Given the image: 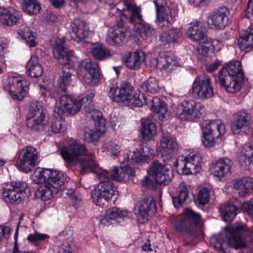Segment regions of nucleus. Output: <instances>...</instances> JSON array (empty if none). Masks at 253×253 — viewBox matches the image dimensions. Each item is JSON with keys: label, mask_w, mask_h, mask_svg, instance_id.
<instances>
[{"label": "nucleus", "mask_w": 253, "mask_h": 253, "mask_svg": "<svg viewBox=\"0 0 253 253\" xmlns=\"http://www.w3.org/2000/svg\"><path fill=\"white\" fill-rule=\"evenodd\" d=\"M27 76L32 78H39L43 73V68L39 63V59L36 55L32 56L29 60L27 64Z\"/></svg>", "instance_id": "c9c22d12"}, {"label": "nucleus", "mask_w": 253, "mask_h": 253, "mask_svg": "<svg viewBox=\"0 0 253 253\" xmlns=\"http://www.w3.org/2000/svg\"><path fill=\"white\" fill-rule=\"evenodd\" d=\"M71 38L79 42L88 37L90 31L85 22L80 19H75L72 25Z\"/></svg>", "instance_id": "5701e85b"}, {"label": "nucleus", "mask_w": 253, "mask_h": 253, "mask_svg": "<svg viewBox=\"0 0 253 253\" xmlns=\"http://www.w3.org/2000/svg\"><path fill=\"white\" fill-rule=\"evenodd\" d=\"M114 98L115 102H122L131 108L141 107L147 103L146 98L144 94H135L133 86L128 82L121 84L119 94Z\"/></svg>", "instance_id": "423d86ee"}, {"label": "nucleus", "mask_w": 253, "mask_h": 253, "mask_svg": "<svg viewBox=\"0 0 253 253\" xmlns=\"http://www.w3.org/2000/svg\"><path fill=\"white\" fill-rule=\"evenodd\" d=\"M9 91L14 100H22L28 90L29 83L18 77H10L8 79Z\"/></svg>", "instance_id": "2eb2a0df"}, {"label": "nucleus", "mask_w": 253, "mask_h": 253, "mask_svg": "<svg viewBox=\"0 0 253 253\" xmlns=\"http://www.w3.org/2000/svg\"><path fill=\"white\" fill-rule=\"evenodd\" d=\"M187 37L194 41L204 40L206 36V29L201 22L190 24L186 31Z\"/></svg>", "instance_id": "473e14b6"}, {"label": "nucleus", "mask_w": 253, "mask_h": 253, "mask_svg": "<svg viewBox=\"0 0 253 253\" xmlns=\"http://www.w3.org/2000/svg\"><path fill=\"white\" fill-rule=\"evenodd\" d=\"M244 78L242 71L241 63L238 61H235L227 65L219 71L218 78Z\"/></svg>", "instance_id": "c85d7f7f"}, {"label": "nucleus", "mask_w": 253, "mask_h": 253, "mask_svg": "<svg viewBox=\"0 0 253 253\" xmlns=\"http://www.w3.org/2000/svg\"><path fill=\"white\" fill-rule=\"evenodd\" d=\"M58 253H72L71 250V246L68 244H67V246L62 245L59 249Z\"/></svg>", "instance_id": "69168bd1"}, {"label": "nucleus", "mask_w": 253, "mask_h": 253, "mask_svg": "<svg viewBox=\"0 0 253 253\" xmlns=\"http://www.w3.org/2000/svg\"><path fill=\"white\" fill-rule=\"evenodd\" d=\"M179 30L171 29L162 33L160 36V41L164 45L176 42L179 37Z\"/></svg>", "instance_id": "37998d69"}, {"label": "nucleus", "mask_w": 253, "mask_h": 253, "mask_svg": "<svg viewBox=\"0 0 253 253\" xmlns=\"http://www.w3.org/2000/svg\"><path fill=\"white\" fill-rule=\"evenodd\" d=\"M154 155V150L147 144L140 146L139 150L126 154V161L129 164L144 163Z\"/></svg>", "instance_id": "6ab92c4d"}, {"label": "nucleus", "mask_w": 253, "mask_h": 253, "mask_svg": "<svg viewBox=\"0 0 253 253\" xmlns=\"http://www.w3.org/2000/svg\"><path fill=\"white\" fill-rule=\"evenodd\" d=\"M84 66L91 78L90 79L86 75L84 77V82L90 85H95L99 79L98 64L95 62L87 60L84 62Z\"/></svg>", "instance_id": "f704fd0d"}, {"label": "nucleus", "mask_w": 253, "mask_h": 253, "mask_svg": "<svg viewBox=\"0 0 253 253\" xmlns=\"http://www.w3.org/2000/svg\"><path fill=\"white\" fill-rule=\"evenodd\" d=\"M158 21L163 26H169L174 21L170 8L167 5L166 0H154Z\"/></svg>", "instance_id": "aec40b11"}, {"label": "nucleus", "mask_w": 253, "mask_h": 253, "mask_svg": "<svg viewBox=\"0 0 253 253\" xmlns=\"http://www.w3.org/2000/svg\"><path fill=\"white\" fill-rule=\"evenodd\" d=\"M2 197L3 200L7 203L18 204L21 202L22 198L20 193H17L15 191L14 188L11 185H6L3 188Z\"/></svg>", "instance_id": "58836bf2"}, {"label": "nucleus", "mask_w": 253, "mask_h": 253, "mask_svg": "<svg viewBox=\"0 0 253 253\" xmlns=\"http://www.w3.org/2000/svg\"><path fill=\"white\" fill-rule=\"evenodd\" d=\"M119 170H120V169L115 167L111 172L107 171V177H109L108 178L111 180L112 179L117 181H120L117 179V177L120 175V172H118Z\"/></svg>", "instance_id": "052dcab7"}, {"label": "nucleus", "mask_w": 253, "mask_h": 253, "mask_svg": "<svg viewBox=\"0 0 253 253\" xmlns=\"http://www.w3.org/2000/svg\"><path fill=\"white\" fill-rule=\"evenodd\" d=\"M126 161L127 163V166L124 167L121 166L120 168V170L118 171L120 172V175L117 177V179L119 180L126 181L134 175V169L129 166L131 164L127 162L126 155L124 157V163H125Z\"/></svg>", "instance_id": "de8ad7c7"}, {"label": "nucleus", "mask_w": 253, "mask_h": 253, "mask_svg": "<svg viewBox=\"0 0 253 253\" xmlns=\"http://www.w3.org/2000/svg\"><path fill=\"white\" fill-rule=\"evenodd\" d=\"M142 129L141 136L144 142H147L154 139L156 136V126L153 123L149 120L141 122Z\"/></svg>", "instance_id": "e433bc0d"}, {"label": "nucleus", "mask_w": 253, "mask_h": 253, "mask_svg": "<svg viewBox=\"0 0 253 253\" xmlns=\"http://www.w3.org/2000/svg\"><path fill=\"white\" fill-rule=\"evenodd\" d=\"M52 48L54 57L63 65V73L58 81V87L60 90L65 92L72 82V75L75 67L72 51L64 46L61 39L55 41Z\"/></svg>", "instance_id": "7ed1b4c3"}, {"label": "nucleus", "mask_w": 253, "mask_h": 253, "mask_svg": "<svg viewBox=\"0 0 253 253\" xmlns=\"http://www.w3.org/2000/svg\"><path fill=\"white\" fill-rule=\"evenodd\" d=\"M38 158L37 150L33 147L27 146L20 151L17 165L21 170L30 172L37 165Z\"/></svg>", "instance_id": "9b49d317"}, {"label": "nucleus", "mask_w": 253, "mask_h": 253, "mask_svg": "<svg viewBox=\"0 0 253 253\" xmlns=\"http://www.w3.org/2000/svg\"><path fill=\"white\" fill-rule=\"evenodd\" d=\"M192 90L194 97L199 99H209L213 95L211 79L206 76H200L196 79L193 84Z\"/></svg>", "instance_id": "ddd939ff"}, {"label": "nucleus", "mask_w": 253, "mask_h": 253, "mask_svg": "<svg viewBox=\"0 0 253 253\" xmlns=\"http://www.w3.org/2000/svg\"><path fill=\"white\" fill-rule=\"evenodd\" d=\"M177 64L174 55L171 52L161 53L156 59V67L161 71L170 72L175 69Z\"/></svg>", "instance_id": "412c9836"}, {"label": "nucleus", "mask_w": 253, "mask_h": 253, "mask_svg": "<svg viewBox=\"0 0 253 253\" xmlns=\"http://www.w3.org/2000/svg\"><path fill=\"white\" fill-rule=\"evenodd\" d=\"M235 189L239 190L240 196L244 197L253 188V179L251 177H244L237 180L234 184Z\"/></svg>", "instance_id": "ea45409f"}, {"label": "nucleus", "mask_w": 253, "mask_h": 253, "mask_svg": "<svg viewBox=\"0 0 253 253\" xmlns=\"http://www.w3.org/2000/svg\"><path fill=\"white\" fill-rule=\"evenodd\" d=\"M91 54L95 59L98 60H105L111 56V51L109 49L98 43L92 47Z\"/></svg>", "instance_id": "79ce46f5"}, {"label": "nucleus", "mask_w": 253, "mask_h": 253, "mask_svg": "<svg viewBox=\"0 0 253 253\" xmlns=\"http://www.w3.org/2000/svg\"><path fill=\"white\" fill-rule=\"evenodd\" d=\"M251 115L246 111H240L233 116L234 122L231 129L234 133H238L242 129H246L250 125Z\"/></svg>", "instance_id": "a878e982"}, {"label": "nucleus", "mask_w": 253, "mask_h": 253, "mask_svg": "<svg viewBox=\"0 0 253 253\" xmlns=\"http://www.w3.org/2000/svg\"><path fill=\"white\" fill-rule=\"evenodd\" d=\"M178 145L175 139L170 135L163 136L161 140L158 155L164 161L171 159L177 153Z\"/></svg>", "instance_id": "f3484780"}, {"label": "nucleus", "mask_w": 253, "mask_h": 253, "mask_svg": "<svg viewBox=\"0 0 253 253\" xmlns=\"http://www.w3.org/2000/svg\"><path fill=\"white\" fill-rule=\"evenodd\" d=\"M63 129L64 127H63L61 119L55 118L53 119L50 126V131L54 133H57L60 132L61 131H63Z\"/></svg>", "instance_id": "864d4df0"}, {"label": "nucleus", "mask_w": 253, "mask_h": 253, "mask_svg": "<svg viewBox=\"0 0 253 253\" xmlns=\"http://www.w3.org/2000/svg\"><path fill=\"white\" fill-rule=\"evenodd\" d=\"M60 103L65 111L74 115L81 109V102L79 99L77 101L73 97L68 95H62L59 99Z\"/></svg>", "instance_id": "72a5a7b5"}, {"label": "nucleus", "mask_w": 253, "mask_h": 253, "mask_svg": "<svg viewBox=\"0 0 253 253\" xmlns=\"http://www.w3.org/2000/svg\"><path fill=\"white\" fill-rule=\"evenodd\" d=\"M137 207L143 222L148 220L149 212L154 213L157 211L156 203L151 197L143 199L137 204Z\"/></svg>", "instance_id": "bb28decb"}, {"label": "nucleus", "mask_w": 253, "mask_h": 253, "mask_svg": "<svg viewBox=\"0 0 253 253\" xmlns=\"http://www.w3.org/2000/svg\"><path fill=\"white\" fill-rule=\"evenodd\" d=\"M22 14L14 9L0 8V22L3 25L11 26L20 22Z\"/></svg>", "instance_id": "cd10ccee"}, {"label": "nucleus", "mask_w": 253, "mask_h": 253, "mask_svg": "<svg viewBox=\"0 0 253 253\" xmlns=\"http://www.w3.org/2000/svg\"><path fill=\"white\" fill-rule=\"evenodd\" d=\"M12 185L14 188L15 191H16L17 193H20L21 197H24V195L28 186L27 183L23 181H19L15 182L14 184H13Z\"/></svg>", "instance_id": "4d7b16f0"}, {"label": "nucleus", "mask_w": 253, "mask_h": 253, "mask_svg": "<svg viewBox=\"0 0 253 253\" xmlns=\"http://www.w3.org/2000/svg\"><path fill=\"white\" fill-rule=\"evenodd\" d=\"M48 235L45 234H42L38 232H35L30 234L27 238L28 240L31 242L36 243L37 242L42 241L47 238Z\"/></svg>", "instance_id": "6e6d98bb"}, {"label": "nucleus", "mask_w": 253, "mask_h": 253, "mask_svg": "<svg viewBox=\"0 0 253 253\" xmlns=\"http://www.w3.org/2000/svg\"><path fill=\"white\" fill-rule=\"evenodd\" d=\"M94 96L93 91H88L86 97L79 99V102L81 103V107L84 105L83 110L86 114L87 117L92 119L93 122H95L104 118L102 117V113L100 112L93 108L92 99Z\"/></svg>", "instance_id": "4be33fe9"}, {"label": "nucleus", "mask_w": 253, "mask_h": 253, "mask_svg": "<svg viewBox=\"0 0 253 253\" xmlns=\"http://www.w3.org/2000/svg\"><path fill=\"white\" fill-rule=\"evenodd\" d=\"M70 198L73 201V205L74 207H76L81 201V198H78L75 193L72 194V192H71Z\"/></svg>", "instance_id": "338daca9"}, {"label": "nucleus", "mask_w": 253, "mask_h": 253, "mask_svg": "<svg viewBox=\"0 0 253 253\" xmlns=\"http://www.w3.org/2000/svg\"><path fill=\"white\" fill-rule=\"evenodd\" d=\"M221 86L225 88L227 91L232 93H236L240 90L244 81V78H218Z\"/></svg>", "instance_id": "2f4dec72"}, {"label": "nucleus", "mask_w": 253, "mask_h": 253, "mask_svg": "<svg viewBox=\"0 0 253 253\" xmlns=\"http://www.w3.org/2000/svg\"><path fill=\"white\" fill-rule=\"evenodd\" d=\"M61 154L70 165L80 162L83 172L92 171L96 173L99 183L91 195L92 202L96 205L103 208L107 206L108 201L113 197L117 198L119 192L112 180L107 177V171L97 169V165L92 159L91 154L84 144L71 140L68 146L62 149Z\"/></svg>", "instance_id": "f257e3e1"}, {"label": "nucleus", "mask_w": 253, "mask_h": 253, "mask_svg": "<svg viewBox=\"0 0 253 253\" xmlns=\"http://www.w3.org/2000/svg\"><path fill=\"white\" fill-rule=\"evenodd\" d=\"M253 158V147L250 145H245L239 157V162L242 166H248L251 164Z\"/></svg>", "instance_id": "a18cd8bd"}, {"label": "nucleus", "mask_w": 253, "mask_h": 253, "mask_svg": "<svg viewBox=\"0 0 253 253\" xmlns=\"http://www.w3.org/2000/svg\"><path fill=\"white\" fill-rule=\"evenodd\" d=\"M229 13V11L225 6L212 11L208 16L209 26L212 29H222L227 24Z\"/></svg>", "instance_id": "dca6fc26"}, {"label": "nucleus", "mask_w": 253, "mask_h": 253, "mask_svg": "<svg viewBox=\"0 0 253 253\" xmlns=\"http://www.w3.org/2000/svg\"><path fill=\"white\" fill-rule=\"evenodd\" d=\"M151 110L154 113L164 114L167 111L165 102L158 97H154L151 100Z\"/></svg>", "instance_id": "8fccbe9b"}, {"label": "nucleus", "mask_w": 253, "mask_h": 253, "mask_svg": "<svg viewBox=\"0 0 253 253\" xmlns=\"http://www.w3.org/2000/svg\"><path fill=\"white\" fill-rule=\"evenodd\" d=\"M209 188L204 187L199 191L197 196V202L199 205L204 206L210 201V194Z\"/></svg>", "instance_id": "603ef678"}, {"label": "nucleus", "mask_w": 253, "mask_h": 253, "mask_svg": "<svg viewBox=\"0 0 253 253\" xmlns=\"http://www.w3.org/2000/svg\"><path fill=\"white\" fill-rule=\"evenodd\" d=\"M221 214L226 221L233 220L237 214L239 209L233 204L222 206L220 208Z\"/></svg>", "instance_id": "c03bdc74"}, {"label": "nucleus", "mask_w": 253, "mask_h": 253, "mask_svg": "<svg viewBox=\"0 0 253 253\" xmlns=\"http://www.w3.org/2000/svg\"><path fill=\"white\" fill-rule=\"evenodd\" d=\"M246 234L243 225L236 224L229 227V232L212 237L211 239L212 247L217 251L225 252L227 247L235 249L246 247V243L243 237Z\"/></svg>", "instance_id": "20e7f679"}, {"label": "nucleus", "mask_w": 253, "mask_h": 253, "mask_svg": "<svg viewBox=\"0 0 253 253\" xmlns=\"http://www.w3.org/2000/svg\"><path fill=\"white\" fill-rule=\"evenodd\" d=\"M143 91L151 93L156 92L159 88L158 81L154 78H149L141 84Z\"/></svg>", "instance_id": "3c124183"}, {"label": "nucleus", "mask_w": 253, "mask_h": 253, "mask_svg": "<svg viewBox=\"0 0 253 253\" xmlns=\"http://www.w3.org/2000/svg\"><path fill=\"white\" fill-rule=\"evenodd\" d=\"M177 196L172 198L174 206L179 208L189 199V191L185 184L180 185L177 189Z\"/></svg>", "instance_id": "a19ab883"}, {"label": "nucleus", "mask_w": 253, "mask_h": 253, "mask_svg": "<svg viewBox=\"0 0 253 253\" xmlns=\"http://www.w3.org/2000/svg\"><path fill=\"white\" fill-rule=\"evenodd\" d=\"M123 20L118 23L117 27L108 30L106 41L111 45H120L126 42L127 29L124 26Z\"/></svg>", "instance_id": "a211bd4d"}, {"label": "nucleus", "mask_w": 253, "mask_h": 253, "mask_svg": "<svg viewBox=\"0 0 253 253\" xmlns=\"http://www.w3.org/2000/svg\"><path fill=\"white\" fill-rule=\"evenodd\" d=\"M233 163L230 159L224 158L211 164L210 169L211 173L220 179L229 175Z\"/></svg>", "instance_id": "393cba45"}, {"label": "nucleus", "mask_w": 253, "mask_h": 253, "mask_svg": "<svg viewBox=\"0 0 253 253\" xmlns=\"http://www.w3.org/2000/svg\"><path fill=\"white\" fill-rule=\"evenodd\" d=\"M93 123L94 129H90L85 128L84 130V139L88 142L98 141L105 131V120L104 119H101Z\"/></svg>", "instance_id": "b1692460"}, {"label": "nucleus", "mask_w": 253, "mask_h": 253, "mask_svg": "<svg viewBox=\"0 0 253 253\" xmlns=\"http://www.w3.org/2000/svg\"><path fill=\"white\" fill-rule=\"evenodd\" d=\"M64 107L60 108L59 106H56L54 110V116L55 118L62 119L64 112L65 111Z\"/></svg>", "instance_id": "680f3d73"}, {"label": "nucleus", "mask_w": 253, "mask_h": 253, "mask_svg": "<svg viewBox=\"0 0 253 253\" xmlns=\"http://www.w3.org/2000/svg\"><path fill=\"white\" fill-rule=\"evenodd\" d=\"M105 147L115 156H117L121 151L120 146L114 141H109L105 143Z\"/></svg>", "instance_id": "5fc2aeb1"}, {"label": "nucleus", "mask_w": 253, "mask_h": 253, "mask_svg": "<svg viewBox=\"0 0 253 253\" xmlns=\"http://www.w3.org/2000/svg\"><path fill=\"white\" fill-rule=\"evenodd\" d=\"M110 123L114 129L118 128L121 124L120 122L115 117L111 119Z\"/></svg>", "instance_id": "774afa93"}, {"label": "nucleus", "mask_w": 253, "mask_h": 253, "mask_svg": "<svg viewBox=\"0 0 253 253\" xmlns=\"http://www.w3.org/2000/svg\"><path fill=\"white\" fill-rule=\"evenodd\" d=\"M238 44L243 50L253 47V24L250 26L246 31L241 33Z\"/></svg>", "instance_id": "4c0bfd02"}, {"label": "nucleus", "mask_w": 253, "mask_h": 253, "mask_svg": "<svg viewBox=\"0 0 253 253\" xmlns=\"http://www.w3.org/2000/svg\"><path fill=\"white\" fill-rule=\"evenodd\" d=\"M18 33L25 41L27 45L29 47H35L36 45V37L33 32L29 28L24 27L20 28Z\"/></svg>", "instance_id": "49530a36"}, {"label": "nucleus", "mask_w": 253, "mask_h": 253, "mask_svg": "<svg viewBox=\"0 0 253 253\" xmlns=\"http://www.w3.org/2000/svg\"><path fill=\"white\" fill-rule=\"evenodd\" d=\"M23 5V10L29 15L37 14L41 9V5L37 0H28Z\"/></svg>", "instance_id": "09e8293b"}, {"label": "nucleus", "mask_w": 253, "mask_h": 253, "mask_svg": "<svg viewBox=\"0 0 253 253\" xmlns=\"http://www.w3.org/2000/svg\"><path fill=\"white\" fill-rule=\"evenodd\" d=\"M32 179L36 184L44 183L39 187L38 194L42 200L45 201L56 194L63 184L59 172L51 169L38 168L32 175Z\"/></svg>", "instance_id": "f03ea898"}, {"label": "nucleus", "mask_w": 253, "mask_h": 253, "mask_svg": "<svg viewBox=\"0 0 253 253\" xmlns=\"http://www.w3.org/2000/svg\"><path fill=\"white\" fill-rule=\"evenodd\" d=\"M124 7L120 10V15L124 16L128 22L134 24V31L145 37H148L155 33V29L143 23V20L141 14V8L131 2H124Z\"/></svg>", "instance_id": "39448f33"}, {"label": "nucleus", "mask_w": 253, "mask_h": 253, "mask_svg": "<svg viewBox=\"0 0 253 253\" xmlns=\"http://www.w3.org/2000/svg\"><path fill=\"white\" fill-rule=\"evenodd\" d=\"M48 120L43 113L41 102H32L26 120L28 127L35 131L43 130L47 126Z\"/></svg>", "instance_id": "0eeeda50"}, {"label": "nucleus", "mask_w": 253, "mask_h": 253, "mask_svg": "<svg viewBox=\"0 0 253 253\" xmlns=\"http://www.w3.org/2000/svg\"><path fill=\"white\" fill-rule=\"evenodd\" d=\"M225 126L219 120L211 121L203 125L202 132L203 143L205 146L211 147L213 146L216 142L221 139L219 137L224 133Z\"/></svg>", "instance_id": "9d476101"}, {"label": "nucleus", "mask_w": 253, "mask_h": 253, "mask_svg": "<svg viewBox=\"0 0 253 253\" xmlns=\"http://www.w3.org/2000/svg\"><path fill=\"white\" fill-rule=\"evenodd\" d=\"M119 88L115 84H112L110 87L109 90L108 91V95L111 99L113 101H115V98H114L118 96L119 94Z\"/></svg>", "instance_id": "13d9d810"}, {"label": "nucleus", "mask_w": 253, "mask_h": 253, "mask_svg": "<svg viewBox=\"0 0 253 253\" xmlns=\"http://www.w3.org/2000/svg\"><path fill=\"white\" fill-rule=\"evenodd\" d=\"M219 65L218 62L211 63L206 65V69L209 72L211 73L217 69Z\"/></svg>", "instance_id": "0e129e2a"}, {"label": "nucleus", "mask_w": 253, "mask_h": 253, "mask_svg": "<svg viewBox=\"0 0 253 253\" xmlns=\"http://www.w3.org/2000/svg\"><path fill=\"white\" fill-rule=\"evenodd\" d=\"M202 161V157L199 154L192 153L187 156H179L173 165L179 174H196L200 170Z\"/></svg>", "instance_id": "6e6552de"}, {"label": "nucleus", "mask_w": 253, "mask_h": 253, "mask_svg": "<svg viewBox=\"0 0 253 253\" xmlns=\"http://www.w3.org/2000/svg\"><path fill=\"white\" fill-rule=\"evenodd\" d=\"M242 208L247 211L251 216H253V199L250 202H245Z\"/></svg>", "instance_id": "bf43d9fd"}, {"label": "nucleus", "mask_w": 253, "mask_h": 253, "mask_svg": "<svg viewBox=\"0 0 253 253\" xmlns=\"http://www.w3.org/2000/svg\"><path fill=\"white\" fill-rule=\"evenodd\" d=\"M127 213L126 211H122L119 208L114 207L106 211L100 222L103 225L114 224L118 222V219L124 218L126 217Z\"/></svg>", "instance_id": "c756f323"}, {"label": "nucleus", "mask_w": 253, "mask_h": 253, "mask_svg": "<svg viewBox=\"0 0 253 253\" xmlns=\"http://www.w3.org/2000/svg\"><path fill=\"white\" fill-rule=\"evenodd\" d=\"M196 106L195 102L193 100L183 101L177 106L175 113L176 117L182 121L200 118L202 113Z\"/></svg>", "instance_id": "4468645a"}, {"label": "nucleus", "mask_w": 253, "mask_h": 253, "mask_svg": "<svg viewBox=\"0 0 253 253\" xmlns=\"http://www.w3.org/2000/svg\"><path fill=\"white\" fill-rule=\"evenodd\" d=\"M148 173L157 183L164 185H168L173 176L170 165H163L155 161L151 164Z\"/></svg>", "instance_id": "f8f14e48"}, {"label": "nucleus", "mask_w": 253, "mask_h": 253, "mask_svg": "<svg viewBox=\"0 0 253 253\" xmlns=\"http://www.w3.org/2000/svg\"><path fill=\"white\" fill-rule=\"evenodd\" d=\"M201 216L191 209H187L184 211L183 218L176 223L175 228L180 232H185L192 238L198 236V225L199 224Z\"/></svg>", "instance_id": "1a4fd4ad"}, {"label": "nucleus", "mask_w": 253, "mask_h": 253, "mask_svg": "<svg viewBox=\"0 0 253 253\" xmlns=\"http://www.w3.org/2000/svg\"><path fill=\"white\" fill-rule=\"evenodd\" d=\"M126 66L130 69H138L145 60V53L141 50L129 53L124 58Z\"/></svg>", "instance_id": "7c9ffc66"}, {"label": "nucleus", "mask_w": 253, "mask_h": 253, "mask_svg": "<svg viewBox=\"0 0 253 253\" xmlns=\"http://www.w3.org/2000/svg\"><path fill=\"white\" fill-rule=\"evenodd\" d=\"M10 231V228L8 226H2L0 225V243H1L2 237L8 235Z\"/></svg>", "instance_id": "e2e57ef3"}]
</instances>
